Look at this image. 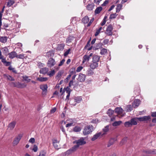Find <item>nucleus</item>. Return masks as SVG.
<instances>
[{
    "label": "nucleus",
    "mask_w": 156,
    "mask_h": 156,
    "mask_svg": "<svg viewBox=\"0 0 156 156\" xmlns=\"http://www.w3.org/2000/svg\"><path fill=\"white\" fill-rule=\"evenodd\" d=\"M94 130L93 126L92 125L85 126L83 130V133L84 136L87 135Z\"/></svg>",
    "instance_id": "1"
},
{
    "label": "nucleus",
    "mask_w": 156,
    "mask_h": 156,
    "mask_svg": "<svg viewBox=\"0 0 156 156\" xmlns=\"http://www.w3.org/2000/svg\"><path fill=\"white\" fill-rule=\"evenodd\" d=\"M73 144H76L75 145L78 148L80 146L84 145L86 144L85 138L84 137H81L79 139L75 140L73 142Z\"/></svg>",
    "instance_id": "2"
},
{
    "label": "nucleus",
    "mask_w": 156,
    "mask_h": 156,
    "mask_svg": "<svg viewBox=\"0 0 156 156\" xmlns=\"http://www.w3.org/2000/svg\"><path fill=\"white\" fill-rule=\"evenodd\" d=\"M82 100L81 97H76L74 98L71 99L70 103L71 105L75 106L76 103H79Z\"/></svg>",
    "instance_id": "3"
},
{
    "label": "nucleus",
    "mask_w": 156,
    "mask_h": 156,
    "mask_svg": "<svg viewBox=\"0 0 156 156\" xmlns=\"http://www.w3.org/2000/svg\"><path fill=\"white\" fill-rule=\"evenodd\" d=\"M56 64V62L54 59L51 58H50L47 62V66L51 68L54 66Z\"/></svg>",
    "instance_id": "4"
},
{
    "label": "nucleus",
    "mask_w": 156,
    "mask_h": 156,
    "mask_svg": "<svg viewBox=\"0 0 156 156\" xmlns=\"http://www.w3.org/2000/svg\"><path fill=\"white\" fill-rule=\"evenodd\" d=\"M113 29L112 25L111 24L109 25L106 29V34L109 36L112 35V31Z\"/></svg>",
    "instance_id": "5"
},
{
    "label": "nucleus",
    "mask_w": 156,
    "mask_h": 156,
    "mask_svg": "<svg viewBox=\"0 0 156 156\" xmlns=\"http://www.w3.org/2000/svg\"><path fill=\"white\" fill-rule=\"evenodd\" d=\"M22 137V134H20L15 138L13 141V144L14 145H16L19 143V141L21 139Z\"/></svg>",
    "instance_id": "6"
},
{
    "label": "nucleus",
    "mask_w": 156,
    "mask_h": 156,
    "mask_svg": "<svg viewBox=\"0 0 156 156\" xmlns=\"http://www.w3.org/2000/svg\"><path fill=\"white\" fill-rule=\"evenodd\" d=\"M40 88L43 91L42 94H46L47 91L48 86L46 84L41 85L40 86Z\"/></svg>",
    "instance_id": "7"
},
{
    "label": "nucleus",
    "mask_w": 156,
    "mask_h": 156,
    "mask_svg": "<svg viewBox=\"0 0 156 156\" xmlns=\"http://www.w3.org/2000/svg\"><path fill=\"white\" fill-rule=\"evenodd\" d=\"M117 140V138L116 137L112 138L109 140L107 144V147H109L111 145H113L115 142Z\"/></svg>",
    "instance_id": "8"
},
{
    "label": "nucleus",
    "mask_w": 156,
    "mask_h": 156,
    "mask_svg": "<svg viewBox=\"0 0 156 156\" xmlns=\"http://www.w3.org/2000/svg\"><path fill=\"white\" fill-rule=\"evenodd\" d=\"M101 136H103L102 134L100 132L96 133L94 135L91 139V140L94 141L99 138Z\"/></svg>",
    "instance_id": "9"
},
{
    "label": "nucleus",
    "mask_w": 156,
    "mask_h": 156,
    "mask_svg": "<svg viewBox=\"0 0 156 156\" xmlns=\"http://www.w3.org/2000/svg\"><path fill=\"white\" fill-rule=\"evenodd\" d=\"M86 77V75L80 73L79 75L78 80L80 82H83L85 80Z\"/></svg>",
    "instance_id": "10"
},
{
    "label": "nucleus",
    "mask_w": 156,
    "mask_h": 156,
    "mask_svg": "<svg viewBox=\"0 0 156 156\" xmlns=\"http://www.w3.org/2000/svg\"><path fill=\"white\" fill-rule=\"evenodd\" d=\"M16 124L15 121H13L10 122L8 125V128L10 130H12L15 127Z\"/></svg>",
    "instance_id": "11"
},
{
    "label": "nucleus",
    "mask_w": 156,
    "mask_h": 156,
    "mask_svg": "<svg viewBox=\"0 0 156 156\" xmlns=\"http://www.w3.org/2000/svg\"><path fill=\"white\" fill-rule=\"evenodd\" d=\"M4 77L7 80L10 81H13L15 80V79L12 76L6 74H4Z\"/></svg>",
    "instance_id": "12"
},
{
    "label": "nucleus",
    "mask_w": 156,
    "mask_h": 156,
    "mask_svg": "<svg viewBox=\"0 0 156 156\" xmlns=\"http://www.w3.org/2000/svg\"><path fill=\"white\" fill-rule=\"evenodd\" d=\"M17 53L15 51H12L8 54L9 57L11 59H12L14 57H16Z\"/></svg>",
    "instance_id": "13"
},
{
    "label": "nucleus",
    "mask_w": 156,
    "mask_h": 156,
    "mask_svg": "<svg viewBox=\"0 0 156 156\" xmlns=\"http://www.w3.org/2000/svg\"><path fill=\"white\" fill-rule=\"evenodd\" d=\"M75 38L72 36H69L66 38V42L67 44H69L72 42L74 40Z\"/></svg>",
    "instance_id": "14"
},
{
    "label": "nucleus",
    "mask_w": 156,
    "mask_h": 156,
    "mask_svg": "<svg viewBox=\"0 0 156 156\" xmlns=\"http://www.w3.org/2000/svg\"><path fill=\"white\" fill-rule=\"evenodd\" d=\"M58 144V142L57 140H53V146L56 149H58L59 148Z\"/></svg>",
    "instance_id": "15"
},
{
    "label": "nucleus",
    "mask_w": 156,
    "mask_h": 156,
    "mask_svg": "<svg viewBox=\"0 0 156 156\" xmlns=\"http://www.w3.org/2000/svg\"><path fill=\"white\" fill-rule=\"evenodd\" d=\"M138 121L137 117L132 118L130 120V122L132 125H136L137 124V121Z\"/></svg>",
    "instance_id": "16"
},
{
    "label": "nucleus",
    "mask_w": 156,
    "mask_h": 156,
    "mask_svg": "<svg viewBox=\"0 0 156 156\" xmlns=\"http://www.w3.org/2000/svg\"><path fill=\"white\" fill-rule=\"evenodd\" d=\"M140 101V100L139 99H137L135 100L133 104V106L134 108H136L138 107L139 105Z\"/></svg>",
    "instance_id": "17"
},
{
    "label": "nucleus",
    "mask_w": 156,
    "mask_h": 156,
    "mask_svg": "<svg viewBox=\"0 0 156 156\" xmlns=\"http://www.w3.org/2000/svg\"><path fill=\"white\" fill-rule=\"evenodd\" d=\"M115 111L118 114H121L122 113L123 110L121 108L117 107L115 109Z\"/></svg>",
    "instance_id": "18"
},
{
    "label": "nucleus",
    "mask_w": 156,
    "mask_h": 156,
    "mask_svg": "<svg viewBox=\"0 0 156 156\" xmlns=\"http://www.w3.org/2000/svg\"><path fill=\"white\" fill-rule=\"evenodd\" d=\"M98 66V63L97 62H93L90 65V68L92 69H94Z\"/></svg>",
    "instance_id": "19"
},
{
    "label": "nucleus",
    "mask_w": 156,
    "mask_h": 156,
    "mask_svg": "<svg viewBox=\"0 0 156 156\" xmlns=\"http://www.w3.org/2000/svg\"><path fill=\"white\" fill-rule=\"evenodd\" d=\"M109 126L108 125L106 126L103 129V132H100L102 134H103V136L107 134V133L109 130Z\"/></svg>",
    "instance_id": "20"
},
{
    "label": "nucleus",
    "mask_w": 156,
    "mask_h": 156,
    "mask_svg": "<svg viewBox=\"0 0 156 156\" xmlns=\"http://www.w3.org/2000/svg\"><path fill=\"white\" fill-rule=\"evenodd\" d=\"M8 37L6 36L0 37V42L3 43H5L6 42Z\"/></svg>",
    "instance_id": "21"
},
{
    "label": "nucleus",
    "mask_w": 156,
    "mask_h": 156,
    "mask_svg": "<svg viewBox=\"0 0 156 156\" xmlns=\"http://www.w3.org/2000/svg\"><path fill=\"white\" fill-rule=\"evenodd\" d=\"M26 86V85L24 83H21L19 82H16V87L18 88H23Z\"/></svg>",
    "instance_id": "22"
},
{
    "label": "nucleus",
    "mask_w": 156,
    "mask_h": 156,
    "mask_svg": "<svg viewBox=\"0 0 156 156\" xmlns=\"http://www.w3.org/2000/svg\"><path fill=\"white\" fill-rule=\"evenodd\" d=\"M48 71V68L47 67H44L41 69L40 70L41 73L43 74H46Z\"/></svg>",
    "instance_id": "23"
},
{
    "label": "nucleus",
    "mask_w": 156,
    "mask_h": 156,
    "mask_svg": "<svg viewBox=\"0 0 156 156\" xmlns=\"http://www.w3.org/2000/svg\"><path fill=\"white\" fill-rule=\"evenodd\" d=\"M102 45L103 44L101 42L97 43L96 44L95 46L94 47V49L96 50L101 48Z\"/></svg>",
    "instance_id": "24"
},
{
    "label": "nucleus",
    "mask_w": 156,
    "mask_h": 156,
    "mask_svg": "<svg viewBox=\"0 0 156 156\" xmlns=\"http://www.w3.org/2000/svg\"><path fill=\"white\" fill-rule=\"evenodd\" d=\"M100 60V57L96 55L93 56V62L98 63Z\"/></svg>",
    "instance_id": "25"
},
{
    "label": "nucleus",
    "mask_w": 156,
    "mask_h": 156,
    "mask_svg": "<svg viewBox=\"0 0 156 156\" xmlns=\"http://www.w3.org/2000/svg\"><path fill=\"white\" fill-rule=\"evenodd\" d=\"M90 58H89L88 55H85L83 57V63H84L85 62H88V61L89 60Z\"/></svg>",
    "instance_id": "26"
},
{
    "label": "nucleus",
    "mask_w": 156,
    "mask_h": 156,
    "mask_svg": "<svg viewBox=\"0 0 156 156\" xmlns=\"http://www.w3.org/2000/svg\"><path fill=\"white\" fill-rule=\"evenodd\" d=\"M2 51L3 54L7 56L8 55V53L9 52V51L6 47L3 48L2 49Z\"/></svg>",
    "instance_id": "27"
},
{
    "label": "nucleus",
    "mask_w": 156,
    "mask_h": 156,
    "mask_svg": "<svg viewBox=\"0 0 156 156\" xmlns=\"http://www.w3.org/2000/svg\"><path fill=\"white\" fill-rule=\"evenodd\" d=\"M65 44H58L57 47V49L59 51H62L64 48Z\"/></svg>",
    "instance_id": "28"
},
{
    "label": "nucleus",
    "mask_w": 156,
    "mask_h": 156,
    "mask_svg": "<svg viewBox=\"0 0 156 156\" xmlns=\"http://www.w3.org/2000/svg\"><path fill=\"white\" fill-rule=\"evenodd\" d=\"M144 121L146 122H147L148 121H150L151 120V117L150 116H143Z\"/></svg>",
    "instance_id": "29"
},
{
    "label": "nucleus",
    "mask_w": 156,
    "mask_h": 156,
    "mask_svg": "<svg viewBox=\"0 0 156 156\" xmlns=\"http://www.w3.org/2000/svg\"><path fill=\"white\" fill-rule=\"evenodd\" d=\"M82 22L84 24L88 23L89 21V18L87 16H85L82 20Z\"/></svg>",
    "instance_id": "30"
},
{
    "label": "nucleus",
    "mask_w": 156,
    "mask_h": 156,
    "mask_svg": "<svg viewBox=\"0 0 156 156\" xmlns=\"http://www.w3.org/2000/svg\"><path fill=\"white\" fill-rule=\"evenodd\" d=\"M94 74L93 71L91 69H88L86 72V75L87 76H91Z\"/></svg>",
    "instance_id": "31"
},
{
    "label": "nucleus",
    "mask_w": 156,
    "mask_h": 156,
    "mask_svg": "<svg viewBox=\"0 0 156 156\" xmlns=\"http://www.w3.org/2000/svg\"><path fill=\"white\" fill-rule=\"evenodd\" d=\"M102 7L101 6L97 8L95 11V14H99L102 10Z\"/></svg>",
    "instance_id": "32"
},
{
    "label": "nucleus",
    "mask_w": 156,
    "mask_h": 156,
    "mask_svg": "<svg viewBox=\"0 0 156 156\" xmlns=\"http://www.w3.org/2000/svg\"><path fill=\"white\" fill-rule=\"evenodd\" d=\"M122 6V3L121 4H120L117 5V7L116 8V12H119L120 10L121 9Z\"/></svg>",
    "instance_id": "33"
},
{
    "label": "nucleus",
    "mask_w": 156,
    "mask_h": 156,
    "mask_svg": "<svg viewBox=\"0 0 156 156\" xmlns=\"http://www.w3.org/2000/svg\"><path fill=\"white\" fill-rule=\"evenodd\" d=\"M9 1L7 2L6 5L8 7H10L11 5H12L15 2L13 0H8Z\"/></svg>",
    "instance_id": "34"
},
{
    "label": "nucleus",
    "mask_w": 156,
    "mask_h": 156,
    "mask_svg": "<svg viewBox=\"0 0 156 156\" xmlns=\"http://www.w3.org/2000/svg\"><path fill=\"white\" fill-rule=\"evenodd\" d=\"M94 4L88 5L87 7V9L88 10H92L94 7Z\"/></svg>",
    "instance_id": "35"
},
{
    "label": "nucleus",
    "mask_w": 156,
    "mask_h": 156,
    "mask_svg": "<svg viewBox=\"0 0 156 156\" xmlns=\"http://www.w3.org/2000/svg\"><path fill=\"white\" fill-rule=\"evenodd\" d=\"M122 122L121 121H115L112 123V126H116L120 125Z\"/></svg>",
    "instance_id": "36"
},
{
    "label": "nucleus",
    "mask_w": 156,
    "mask_h": 156,
    "mask_svg": "<svg viewBox=\"0 0 156 156\" xmlns=\"http://www.w3.org/2000/svg\"><path fill=\"white\" fill-rule=\"evenodd\" d=\"M146 153L148 154H156V150H150L146 151Z\"/></svg>",
    "instance_id": "37"
},
{
    "label": "nucleus",
    "mask_w": 156,
    "mask_h": 156,
    "mask_svg": "<svg viewBox=\"0 0 156 156\" xmlns=\"http://www.w3.org/2000/svg\"><path fill=\"white\" fill-rule=\"evenodd\" d=\"M55 73V72L54 70H52L48 73L47 75L50 77L53 76Z\"/></svg>",
    "instance_id": "38"
},
{
    "label": "nucleus",
    "mask_w": 156,
    "mask_h": 156,
    "mask_svg": "<svg viewBox=\"0 0 156 156\" xmlns=\"http://www.w3.org/2000/svg\"><path fill=\"white\" fill-rule=\"evenodd\" d=\"M127 137H124L121 140L120 143V144L122 145L125 144L127 141Z\"/></svg>",
    "instance_id": "39"
},
{
    "label": "nucleus",
    "mask_w": 156,
    "mask_h": 156,
    "mask_svg": "<svg viewBox=\"0 0 156 156\" xmlns=\"http://www.w3.org/2000/svg\"><path fill=\"white\" fill-rule=\"evenodd\" d=\"M124 126L126 127H128L132 126L130 121L125 122L124 123Z\"/></svg>",
    "instance_id": "40"
},
{
    "label": "nucleus",
    "mask_w": 156,
    "mask_h": 156,
    "mask_svg": "<svg viewBox=\"0 0 156 156\" xmlns=\"http://www.w3.org/2000/svg\"><path fill=\"white\" fill-rule=\"evenodd\" d=\"M126 109L127 112H130L133 110V107L130 105H128L126 106Z\"/></svg>",
    "instance_id": "41"
},
{
    "label": "nucleus",
    "mask_w": 156,
    "mask_h": 156,
    "mask_svg": "<svg viewBox=\"0 0 156 156\" xmlns=\"http://www.w3.org/2000/svg\"><path fill=\"white\" fill-rule=\"evenodd\" d=\"M37 80H38L41 82H44L47 80L48 78L47 77H41L40 78H38Z\"/></svg>",
    "instance_id": "42"
},
{
    "label": "nucleus",
    "mask_w": 156,
    "mask_h": 156,
    "mask_svg": "<svg viewBox=\"0 0 156 156\" xmlns=\"http://www.w3.org/2000/svg\"><path fill=\"white\" fill-rule=\"evenodd\" d=\"M114 112V111L112 110L111 109H109L107 112V114L109 115V116L111 117L113 115Z\"/></svg>",
    "instance_id": "43"
},
{
    "label": "nucleus",
    "mask_w": 156,
    "mask_h": 156,
    "mask_svg": "<svg viewBox=\"0 0 156 156\" xmlns=\"http://www.w3.org/2000/svg\"><path fill=\"white\" fill-rule=\"evenodd\" d=\"M73 130L75 132H78L81 131V128L80 127L76 126L74 128Z\"/></svg>",
    "instance_id": "44"
},
{
    "label": "nucleus",
    "mask_w": 156,
    "mask_h": 156,
    "mask_svg": "<svg viewBox=\"0 0 156 156\" xmlns=\"http://www.w3.org/2000/svg\"><path fill=\"white\" fill-rule=\"evenodd\" d=\"M46 152L44 150L41 151L39 153V154L37 156H46Z\"/></svg>",
    "instance_id": "45"
},
{
    "label": "nucleus",
    "mask_w": 156,
    "mask_h": 156,
    "mask_svg": "<svg viewBox=\"0 0 156 156\" xmlns=\"http://www.w3.org/2000/svg\"><path fill=\"white\" fill-rule=\"evenodd\" d=\"M24 57H25L24 54H19L18 55L17 54L16 58H17L23 59Z\"/></svg>",
    "instance_id": "46"
},
{
    "label": "nucleus",
    "mask_w": 156,
    "mask_h": 156,
    "mask_svg": "<svg viewBox=\"0 0 156 156\" xmlns=\"http://www.w3.org/2000/svg\"><path fill=\"white\" fill-rule=\"evenodd\" d=\"M107 49L103 48L101 50L100 54L102 55H105L107 52Z\"/></svg>",
    "instance_id": "47"
},
{
    "label": "nucleus",
    "mask_w": 156,
    "mask_h": 156,
    "mask_svg": "<svg viewBox=\"0 0 156 156\" xmlns=\"http://www.w3.org/2000/svg\"><path fill=\"white\" fill-rule=\"evenodd\" d=\"M47 55L48 57H50L54 55L53 52L52 51H48L47 54Z\"/></svg>",
    "instance_id": "48"
},
{
    "label": "nucleus",
    "mask_w": 156,
    "mask_h": 156,
    "mask_svg": "<svg viewBox=\"0 0 156 156\" xmlns=\"http://www.w3.org/2000/svg\"><path fill=\"white\" fill-rule=\"evenodd\" d=\"M78 148L75 145L73 147L71 148L70 149L73 153L75 152Z\"/></svg>",
    "instance_id": "49"
},
{
    "label": "nucleus",
    "mask_w": 156,
    "mask_h": 156,
    "mask_svg": "<svg viewBox=\"0 0 156 156\" xmlns=\"http://www.w3.org/2000/svg\"><path fill=\"white\" fill-rule=\"evenodd\" d=\"M117 15L116 13L111 14L110 15L109 19H114L116 17Z\"/></svg>",
    "instance_id": "50"
},
{
    "label": "nucleus",
    "mask_w": 156,
    "mask_h": 156,
    "mask_svg": "<svg viewBox=\"0 0 156 156\" xmlns=\"http://www.w3.org/2000/svg\"><path fill=\"white\" fill-rule=\"evenodd\" d=\"M8 69L10 70H12L13 72L15 73H17L16 70L15 69V68H12L11 66H10L9 67Z\"/></svg>",
    "instance_id": "51"
},
{
    "label": "nucleus",
    "mask_w": 156,
    "mask_h": 156,
    "mask_svg": "<svg viewBox=\"0 0 156 156\" xmlns=\"http://www.w3.org/2000/svg\"><path fill=\"white\" fill-rule=\"evenodd\" d=\"M23 78L24 80L27 81V82H30L31 80L29 78V77L28 76H23Z\"/></svg>",
    "instance_id": "52"
},
{
    "label": "nucleus",
    "mask_w": 156,
    "mask_h": 156,
    "mask_svg": "<svg viewBox=\"0 0 156 156\" xmlns=\"http://www.w3.org/2000/svg\"><path fill=\"white\" fill-rule=\"evenodd\" d=\"M70 74L71 75H72L74 74H75L76 73V72L75 71V69L74 68H72L70 70Z\"/></svg>",
    "instance_id": "53"
},
{
    "label": "nucleus",
    "mask_w": 156,
    "mask_h": 156,
    "mask_svg": "<svg viewBox=\"0 0 156 156\" xmlns=\"http://www.w3.org/2000/svg\"><path fill=\"white\" fill-rule=\"evenodd\" d=\"M73 153L70 149H69L65 152L66 155H69Z\"/></svg>",
    "instance_id": "54"
},
{
    "label": "nucleus",
    "mask_w": 156,
    "mask_h": 156,
    "mask_svg": "<svg viewBox=\"0 0 156 156\" xmlns=\"http://www.w3.org/2000/svg\"><path fill=\"white\" fill-rule=\"evenodd\" d=\"M69 87V86L66 88V90L67 93H70L71 92V90L70 89Z\"/></svg>",
    "instance_id": "55"
},
{
    "label": "nucleus",
    "mask_w": 156,
    "mask_h": 156,
    "mask_svg": "<svg viewBox=\"0 0 156 156\" xmlns=\"http://www.w3.org/2000/svg\"><path fill=\"white\" fill-rule=\"evenodd\" d=\"M65 60L64 59H62L59 62V63L58 65L59 66H62L64 63Z\"/></svg>",
    "instance_id": "56"
},
{
    "label": "nucleus",
    "mask_w": 156,
    "mask_h": 156,
    "mask_svg": "<svg viewBox=\"0 0 156 156\" xmlns=\"http://www.w3.org/2000/svg\"><path fill=\"white\" fill-rule=\"evenodd\" d=\"M8 27V24L6 23H3L2 26V27L1 28L2 29H5L6 30L7 29H5V28L7 27Z\"/></svg>",
    "instance_id": "57"
},
{
    "label": "nucleus",
    "mask_w": 156,
    "mask_h": 156,
    "mask_svg": "<svg viewBox=\"0 0 156 156\" xmlns=\"http://www.w3.org/2000/svg\"><path fill=\"white\" fill-rule=\"evenodd\" d=\"M44 65V64L40 62H38L37 63V66L40 68L43 67Z\"/></svg>",
    "instance_id": "58"
},
{
    "label": "nucleus",
    "mask_w": 156,
    "mask_h": 156,
    "mask_svg": "<svg viewBox=\"0 0 156 156\" xmlns=\"http://www.w3.org/2000/svg\"><path fill=\"white\" fill-rule=\"evenodd\" d=\"M83 67L82 66H80L77 67L76 70V72H80L81 70L83 69Z\"/></svg>",
    "instance_id": "59"
},
{
    "label": "nucleus",
    "mask_w": 156,
    "mask_h": 156,
    "mask_svg": "<svg viewBox=\"0 0 156 156\" xmlns=\"http://www.w3.org/2000/svg\"><path fill=\"white\" fill-rule=\"evenodd\" d=\"M70 51V49H68L64 53V56H66L68 55Z\"/></svg>",
    "instance_id": "60"
},
{
    "label": "nucleus",
    "mask_w": 156,
    "mask_h": 156,
    "mask_svg": "<svg viewBox=\"0 0 156 156\" xmlns=\"http://www.w3.org/2000/svg\"><path fill=\"white\" fill-rule=\"evenodd\" d=\"M37 149L38 148L37 146L36 145H34L33 149H32V150L34 152H36L37 151Z\"/></svg>",
    "instance_id": "61"
},
{
    "label": "nucleus",
    "mask_w": 156,
    "mask_h": 156,
    "mask_svg": "<svg viewBox=\"0 0 156 156\" xmlns=\"http://www.w3.org/2000/svg\"><path fill=\"white\" fill-rule=\"evenodd\" d=\"M62 74V73L61 72H59L58 73L57 75L56 76V78H57V77L59 78V77H60L61 76Z\"/></svg>",
    "instance_id": "62"
},
{
    "label": "nucleus",
    "mask_w": 156,
    "mask_h": 156,
    "mask_svg": "<svg viewBox=\"0 0 156 156\" xmlns=\"http://www.w3.org/2000/svg\"><path fill=\"white\" fill-rule=\"evenodd\" d=\"M138 120L140 122H144L143 116L140 117H137Z\"/></svg>",
    "instance_id": "63"
},
{
    "label": "nucleus",
    "mask_w": 156,
    "mask_h": 156,
    "mask_svg": "<svg viewBox=\"0 0 156 156\" xmlns=\"http://www.w3.org/2000/svg\"><path fill=\"white\" fill-rule=\"evenodd\" d=\"M35 141V140L34 138H31L29 140V142L32 144L34 143Z\"/></svg>",
    "instance_id": "64"
}]
</instances>
